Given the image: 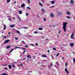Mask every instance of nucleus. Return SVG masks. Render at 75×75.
Masks as SVG:
<instances>
[{
  "label": "nucleus",
  "mask_w": 75,
  "mask_h": 75,
  "mask_svg": "<svg viewBox=\"0 0 75 75\" xmlns=\"http://www.w3.org/2000/svg\"><path fill=\"white\" fill-rule=\"evenodd\" d=\"M14 50V49H12L11 51L10 52V53H11L13 50Z\"/></svg>",
  "instance_id": "23"
},
{
  "label": "nucleus",
  "mask_w": 75,
  "mask_h": 75,
  "mask_svg": "<svg viewBox=\"0 0 75 75\" xmlns=\"http://www.w3.org/2000/svg\"><path fill=\"white\" fill-rule=\"evenodd\" d=\"M16 48H21V47H15Z\"/></svg>",
  "instance_id": "28"
},
{
  "label": "nucleus",
  "mask_w": 75,
  "mask_h": 75,
  "mask_svg": "<svg viewBox=\"0 0 75 75\" xmlns=\"http://www.w3.org/2000/svg\"><path fill=\"white\" fill-rule=\"evenodd\" d=\"M13 19L14 20H15V18H13Z\"/></svg>",
  "instance_id": "64"
},
{
  "label": "nucleus",
  "mask_w": 75,
  "mask_h": 75,
  "mask_svg": "<svg viewBox=\"0 0 75 75\" xmlns=\"http://www.w3.org/2000/svg\"><path fill=\"white\" fill-rule=\"evenodd\" d=\"M11 48V46L9 45L7 46L6 49H9V48Z\"/></svg>",
  "instance_id": "13"
},
{
  "label": "nucleus",
  "mask_w": 75,
  "mask_h": 75,
  "mask_svg": "<svg viewBox=\"0 0 75 75\" xmlns=\"http://www.w3.org/2000/svg\"><path fill=\"white\" fill-rule=\"evenodd\" d=\"M20 65L21 66V67H23V65H22V64H20Z\"/></svg>",
  "instance_id": "56"
},
{
  "label": "nucleus",
  "mask_w": 75,
  "mask_h": 75,
  "mask_svg": "<svg viewBox=\"0 0 75 75\" xmlns=\"http://www.w3.org/2000/svg\"><path fill=\"white\" fill-rule=\"evenodd\" d=\"M10 27L12 28L13 27H15V25H10Z\"/></svg>",
  "instance_id": "10"
},
{
  "label": "nucleus",
  "mask_w": 75,
  "mask_h": 75,
  "mask_svg": "<svg viewBox=\"0 0 75 75\" xmlns=\"http://www.w3.org/2000/svg\"><path fill=\"white\" fill-rule=\"evenodd\" d=\"M42 57H47V56L45 54H43L42 55Z\"/></svg>",
  "instance_id": "18"
},
{
  "label": "nucleus",
  "mask_w": 75,
  "mask_h": 75,
  "mask_svg": "<svg viewBox=\"0 0 75 75\" xmlns=\"http://www.w3.org/2000/svg\"><path fill=\"white\" fill-rule=\"evenodd\" d=\"M17 62H15L14 63V64H17Z\"/></svg>",
  "instance_id": "57"
},
{
  "label": "nucleus",
  "mask_w": 75,
  "mask_h": 75,
  "mask_svg": "<svg viewBox=\"0 0 75 75\" xmlns=\"http://www.w3.org/2000/svg\"><path fill=\"white\" fill-rule=\"evenodd\" d=\"M68 24V23L66 22L65 23H63V29L64 30V32H66V28L67 27V25Z\"/></svg>",
  "instance_id": "1"
},
{
  "label": "nucleus",
  "mask_w": 75,
  "mask_h": 75,
  "mask_svg": "<svg viewBox=\"0 0 75 75\" xmlns=\"http://www.w3.org/2000/svg\"><path fill=\"white\" fill-rule=\"evenodd\" d=\"M28 73H30V71H28Z\"/></svg>",
  "instance_id": "60"
},
{
  "label": "nucleus",
  "mask_w": 75,
  "mask_h": 75,
  "mask_svg": "<svg viewBox=\"0 0 75 75\" xmlns=\"http://www.w3.org/2000/svg\"><path fill=\"white\" fill-rule=\"evenodd\" d=\"M32 46H33V47H34V45L33 44H32Z\"/></svg>",
  "instance_id": "55"
},
{
  "label": "nucleus",
  "mask_w": 75,
  "mask_h": 75,
  "mask_svg": "<svg viewBox=\"0 0 75 75\" xmlns=\"http://www.w3.org/2000/svg\"><path fill=\"white\" fill-rule=\"evenodd\" d=\"M22 42H23V43H24V41H22Z\"/></svg>",
  "instance_id": "54"
},
{
  "label": "nucleus",
  "mask_w": 75,
  "mask_h": 75,
  "mask_svg": "<svg viewBox=\"0 0 75 75\" xmlns=\"http://www.w3.org/2000/svg\"><path fill=\"white\" fill-rule=\"evenodd\" d=\"M56 64H57L58 65V62H57L56 63Z\"/></svg>",
  "instance_id": "43"
},
{
  "label": "nucleus",
  "mask_w": 75,
  "mask_h": 75,
  "mask_svg": "<svg viewBox=\"0 0 75 75\" xmlns=\"http://www.w3.org/2000/svg\"><path fill=\"white\" fill-rule=\"evenodd\" d=\"M22 28H24L25 29H27L28 28L27 27H23Z\"/></svg>",
  "instance_id": "24"
},
{
  "label": "nucleus",
  "mask_w": 75,
  "mask_h": 75,
  "mask_svg": "<svg viewBox=\"0 0 75 75\" xmlns=\"http://www.w3.org/2000/svg\"><path fill=\"white\" fill-rule=\"evenodd\" d=\"M67 18H70V17L69 16H67Z\"/></svg>",
  "instance_id": "45"
},
{
  "label": "nucleus",
  "mask_w": 75,
  "mask_h": 75,
  "mask_svg": "<svg viewBox=\"0 0 75 75\" xmlns=\"http://www.w3.org/2000/svg\"><path fill=\"white\" fill-rule=\"evenodd\" d=\"M65 65H66V66H67V63H66Z\"/></svg>",
  "instance_id": "53"
},
{
  "label": "nucleus",
  "mask_w": 75,
  "mask_h": 75,
  "mask_svg": "<svg viewBox=\"0 0 75 75\" xmlns=\"http://www.w3.org/2000/svg\"><path fill=\"white\" fill-rule=\"evenodd\" d=\"M74 33L72 34L71 36V39H72L74 38Z\"/></svg>",
  "instance_id": "5"
},
{
  "label": "nucleus",
  "mask_w": 75,
  "mask_h": 75,
  "mask_svg": "<svg viewBox=\"0 0 75 75\" xmlns=\"http://www.w3.org/2000/svg\"><path fill=\"white\" fill-rule=\"evenodd\" d=\"M28 3H30V0H28Z\"/></svg>",
  "instance_id": "33"
},
{
  "label": "nucleus",
  "mask_w": 75,
  "mask_h": 75,
  "mask_svg": "<svg viewBox=\"0 0 75 75\" xmlns=\"http://www.w3.org/2000/svg\"><path fill=\"white\" fill-rule=\"evenodd\" d=\"M47 52H48V53H50V50H47Z\"/></svg>",
  "instance_id": "50"
},
{
  "label": "nucleus",
  "mask_w": 75,
  "mask_h": 75,
  "mask_svg": "<svg viewBox=\"0 0 75 75\" xmlns=\"http://www.w3.org/2000/svg\"><path fill=\"white\" fill-rule=\"evenodd\" d=\"M48 68H50V69H51V67H50V66H48Z\"/></svg>",
  "instance_id": "46"
},
{
  "label": "nucleus",
  "mask_w": 75,
  "mask_h": 75,
  "mask_svg": "<svg viewBox=\"0 0 75 75\" xmlns=\"http://www.w3.org/2000/svg\"><path fill=\"white\" fill-rule=\"evenodd\" d=\"M36 46H38V43H36Z\"/></svg>",
  "instance_id": "42"
},
{
  "label": "nucleus",
  "mask_w": 75,
  "mask_h": 75,
  "mask_svg": "<svg viewBox=\"0 0 75 75\" xmlns=\"http://www.w3.org/2000/svg\"><path fill=\"white\" fill-rule=\"evenodd\" d=\"M54 6H52V8H53V7H54Z\"/></svg>",
  "instance_id": "58"
},
{
  "label": "nucleus",
  "mask_w": 75,
  "mask_h": 75,
  "mask_svg": "<svg viewBox=\"0 0 75 75\" xmlns=\"http://www.w3.org/2000/svg\"><path fill=\"white\" fill-rule=\"evenodd\" d=\"M30 72H31V73H32V72H33V71H30Z\"/></svg>",
  "instance_id": "52"
},
{
  "label": "nucleus",
  "mask_w": 75,
  "mask_h": 75,
  "mask_svg": "<svg viewBox=\"0 0 75 75\" xmlns=\"http://www.w3.org/2000/svg\"><path fill=\"white\" fill-rule=\"evenodd\" d=\"M4 38H5V39H6V36H4Z\"/></svg>",
  "instance_id": "49"
},
{
  "label": "nucleus",
  "mask_w": 75,
  "mask_h": 75,
  "mask_svg": "<svg viewBox=\"0 0 75 75\" xmlns=\"http://www.w3.org/2000/svg\"><path fill=\"white\" fill-rule=\"evenodd\" d=\"M37 17H39V15H37Z\"/></svg>",
  "instance_id": "62"
},
{
  "label": "nucleus",
  "mask_w": 75,
  "mask_h": 75,
  "mask_svg": "<svg viewBox=\"0 0 75 75\" xmlns=\"http://www.w3.org/2000/svg\"><path fill=\"white\" fill-rule=\"evenodd\" d=\"M15 39L16 40H18V38H15Z\"/></svg>",
  "instance_id": "39"
},
{
  "label": "nucleus",
  "mask_w": 75,
  "mask_h": 75,
  "mask_svg": "<svg viewBox=\"0 0 75 75\" xmlns=\"http://www.w3.org/2000/svg\"><path fill=\"white\" fill-rule=\"evenodd\" d=\"M58 15L61 16L62 14V12L61 11H59L58 12Z\"/></svg>",
  "instance_id": "3"
},
{
  "label": "nucleus",
  "mask_w": 75,
  "mask_h": 75,
  "mask_svg": "<svg viewBox=\"0 0 75 75\" xmlns=\"http://www.w3.org/2000/svg\"><path fill=\"white\" fill-rule=\"evenodd\" d=\"M8 34H10V33H8Z\"/></svg>",
  "instance_id": "63"
},
{
  "label": "nucleus",
  "mask_w": 75,
  "mask_h": 75,
  "mask_svg": "<svg viewBox=\"0 0 75 75\" xmlns=\"http://www.w3.org/2000/svg\"><path fill=\"white\" fill-rule=\"evenodd\" d=\"M11 1V0H7V3H9Z\"/></svg>",
  "instance_id": "25"
},
{
  "label": "nucleus",
  "mask_w": 75,
  "mask_h": 75,
  "mask_svg": "<svg viewBox=\"0 0 75 75\" xmlns=\"http://www.w3.org/2000/svg\"><path fill=\"white\" fill-rule=\"evenodd\" d=\"M39 30H42V28H39Z\"/></svg>",
  "instance_id": "26"
},
{
  "label": "nucleus",
  "mask_w": 75,
  "mask_h": 75,
  "mask_svg": "<svg viewBox=\"0 0 75 75\" xmlns=\"http://www.w3.org/2000/svg\"><path fill=\"white\" fill-rule=\"evenodd\" d=\"M65 72H67V74H69V71H67V68H66L65 69Z\"/></svg>",
  "instance_id": "8"
},
{
  "label": "nucleus",
  "mask_w": 75,
  "mask_h": 75,
  "mask_svg": "<svg viewBox=\"0 0 75 75\" xmlns=\"http://www.w3.org/2000/svg\"><path fill=\"white\" fill-rule=\"evenodd\" d=\"M16 33H17L18 34H20V33L19 32V31L17 30H16Z\"/></svg>",
  "instance_id": "20"
},
{
  "label": "nucleus",
  "mask_w": 75,
  "mask_h": 75,
  "mask_svg": "<svg viewBox=\"0 0 75 75\" xmlns=\"http://www.w3.org/2000/svg\"><path fill=\"white\" fill-rule=\"evenodd\" d=\"M51 3L52 4H54V3H55V2H54V1H52L51 2Z\"/></svg>",
  "instance_id": "27"
},
{
  "label": "nucleus",
  "mask_w": 75,
  "mask_h": 75,
  "mask_svg": "<svg viewBox=\"0 0 75 75\" xmlns=\"http://www.w3.org/2000/svg\"><path fill=\"white\" fill-rule=\"evenodd\" d=\"M25 51H26V50L24 51L23 54H25Z\"/></svg>",
  "instance_id": "38"
},
{
  "label": "nucleus",
  "mask_w": 75,
  "mask_h": 75,
  "mask_svg": "<svg viewBox=\"0 0 75 75\" xmlns=\"http://www.w3.org/2000/svg\"><path fill=\"white\" fill-rule=\"evenodd\" d=\"M73 61L74 62H75V59H73Z\"/></svg>",
  "instance_id": "37"
},
{
  "label": "nucleus",
  "mask_w": 75,
  "mask_h": 75,
  "mask_svg": "<svg viewBox=\"0 0 75 75\" xmlns=\"http://www.w3.org/2000/svg\"><path fill=\"white\" fill-rule=\"evenodd\" d=\"M4 30H5L6 29V28H7V26H6V25H4Z\"/></svg>",
  "instance_id": "11"
},
{
  "label": "nucleus",
  "mask_w": 75,
  "mask_h": 75,
  "mask_svg": "<svg viewBox=\"0 0 75 75\" xmlns=\"http://www.w3.org/2000/svg\"><path fill=\"white\" fill-rule=\"evenodd\" d=\"M8 42H10V40H7L4 42V43H5V44H6Z\"/></svg>",
  "instance_id": "4"
},
{
  "label": "nucleus",
  "mask_w": 75,
  "mask_h": 75,
  "mask_svg": "<svg viewBox=\"0 0 75 75\" xmlns=\"http://www.w3.org/2000/svg\"><path fill=\"white\" fill-rule=\"evenodd\" d=\"M64 59V57H63L62 58V59Z\"/></svg>",
  "instance_id": "59"
},
{
  "label": "nucleus",
  "mask_w": 75,
  "mask_h": 75,
  "mask_svg": "<svg viewBox=\"0 0 75 75\" xmlns=\"http://www.w3.org/2000/svg\"><path fill=\"white\" fill-rule=\"evenodd\" d=\"M58 32L59 34L60 33H61V31L60 30Z\"/></svg>",
  "instance_id": "32"
},
{
  "label": "nucleus",
  "mask_w": 75,
  "mask_h": 75,
  "mask_svg": "<svg viewBox=\"0 0 75 75\" xmlns=\"http://www.w3.org/2000/svg\"><path fill=\"white\" fill-rule=\"evenodd\" d=\"M27 57H28V58H29V59L31 58V56H30V55H28L27 56Z\"/></svg>",
  "instance_id": "12"
},
{
  "label": "nucleus",
  "mask_w": 75,
  "mask_h": 75,
  "mask_svg": "<svg viewBox=\"0 0 75 75\" xmlns=\"http://www.w3.org/2000/svg\"><path fill=\"white\" fill-rule=\"evenodd\" d=\"M28 45H26L25 46V47L26 48H28Z\"/></svg>",
  "instance_id": "41"
},
{
  "label": "nucleus",
  "mask_w": 75,
  "mask_h": 75,
  "mask_svg": "<svg viewBox=\"0 0 75 75\" xmlns=\"http://www.w3.org/2000/svg\"><path fill=\"white\" fill-rule=\"evenodd\" d=\"M34 33H35V34H36V33H38V32L35 31V32H34Z\"/></svg>",
  "instance_id": "40"
},
{
  "label": "nucleus",
  "mask_w": 75,
  "mask_h": 75,
  "mask_svg": "<svg viewBox=\"0 0 75 75\" xmlns=\"http://www.w3.org/2000/svg\"><path fill=\"white\" fill-rule=\"evenodd\" d=\"M28 13L26 14V16H28Z\"/></svg>",
  "instance_id": "47"
},
{
  "label": "nucleus",
  "mask_w": 75,
  "mask_h": 75,
  "mask_svg": "<svg viewBox=\"0 0 75 75\" xmlns=\"http://www.w3.org/2000/svg\"><path fill=\"white\" fill-rule=\"evenodd\" d=\"M26 59V58H23L22 59L23 61H24V60H25V59Z\"/></svg>",
  "instance_id": "36"
},
{
  "label": "nucleus",
  "mask_w": 75,
  "mask_h": 75,
  "mask_svg": "<svg viewBox=\"0 0 75 75\" xmlns=\"http://www.w3.org/2000/svg\"><path fill=\"white\" fill-rule=\"evenodd\" d=\"M70 3L71 4H73L74 3V2L73 0H71L70 2Z\"/></svg>",
  "instance_id": "2"
},
{
  "label": "nucleus",
  "mask_w": 75,
  "mask_h": 75,
  "mask_svg": "<svg viewBox=\"0 0 75 75\" xmlns=\"http://www.w3.org/2000/svg\"><path fill=\"white\" fill-rule=\"evenodd\" d=\"M39 5H40V6H41V7L42 6H43L42 5V4L41 3H40V2H39Z\"/></svg>",
  "instance_id": "19"
},
{
  "label": "nucleus",
  "mask_w": 75,
  "mask_h": 75,
  "mask_svg": "<svg viewBox=\"0 0 75 75\" xmlns=\"http://www.w3.org/2000/svg\"><path fill=\"white\" fill-rule=\"evenodd\" d=\"M12 66L14 68H15V65H14L12 64Z\"/></svg>",
  "instance_id": "31"
},
{
  "label": "nucleus",
  "mask_w": 75,
  "mask_h": 75,
  "mask_svg": "<svg viewBox=\"0 0 75 75\" xmlns=\"http://www.w3.org/2000/svg\"><path fill=\"white\" fill-rule=\"evenodd\" d=\"M50 16L51 17H54V15H53V14H52V13H51Z\"/></svg>",
  "instance_id": "17"
},
{
  "label": "nucleus",
  "mask_w": 75,
  "mask_h": 75,
  "mask_svg": "<svg viewBox=\"0 0 75 75\" xmlns=\"http://www.w3.org/2000/svg\"><path fill=\"white\" fill-rule=\"evenodd\" d=\"M44 20L45 21H46V19H45V18H44Z\"/></svg>",
  "instance_id": "44"
},
{
  "label": "nucleus",
  "mask_w": 75,
  "mask_h": 75,
  "mask_svg": "<svg viewBox=\"0 0 75 75\" xmlns=\"http://www.w3.org/2000/svg\"><path fill=\"white\" fill-rule=\"evenodd\" d=\"M59 55V53H58L57 55H56V57H58V55Z\"/></svg>",
  "instance_id": "30"
},
{
  "label": "nucleus",
  "mask_w": 75,
  "mask_h": 75,
  "mask_svg": "<svg viewBox=\"0 0 75 75\" xmlns=\"http://www.w3.org/2000/svg\"><path fill=\"white\" fill-rule=\"evenodd\" d=\"M23 50H25V49L24 48H23Z\"/></svg>",
  "instance_id": "51"
},
{
  "label": "nucleus",
  "mask_w": 75,
  "mask_h": 75,
  "mask_svg": "<svg viewBox=\"0 0 75 75\" xmlns=\"http://www.w3.org/2000/svg\"><path fill=\"white\" fill-rule=\"evenodd\" d=\"M70 45L71 47H73V46H74V43H70Z\"/></svg>",
  "instance_id": "6"
},
{
  "label": "nucleus",
  "mask_w": 75,
  "mask_h": 75,
  "mask_svg": "<svg viewBox=\"0 0 75 75\" xmlns=\"http://www.w3.org/2000/svg\"><path fill=\"white\" fill-rule=\"evenodd\" d=\"M16 3V1H15L14 2V4H15V3Z\"/></svg>",
  "instance_id": "61"
},
{
  "label": "nucleus",
  "mask_w": 75,
  "mask_h": 75,
  "mask_svg": "<svg viewBox=\"0 0 75 75\" xmlns=\"http://www.w3.org/2000/svg\"><path fill=\"white\" fill-rule=\"evenodd\" d=\"M4 69H5V70H7V68L5 67V68H4Z\"/></svg>",
  "instance_id": "34"
},
{
  "label": "nucleus",
  "mask_w": 75,
  "mask_h": 75,
  "mask_svg": "<svg viewBox=\"0 0 75 75\" xmlns=\"http://www.w3.org/2000/svg\"><path fill=\"white\" fill-rule=\"evenodd\" d=\"M67 14H68V15H70L71 14V13H70L69 11L67 12Z\"/></svg>",
  "instance_id": "21"
},
{
  "label": "nucleus",
  "mask_w": 75,
  "mask_h": 75,
  "mask_svg": "<svg viewBox=\"0 0 75 75\" xmlns=\"http://www.w3.org/2000/svg\"><path fill=\"white\" fill-rule=\"evenodd\" d=\"M41 11H42V12H45V10L44 9V8H42L41 9Z\"/></svg>",
  "instance_id": "9"
},
{
  "label": "nucleus",
  "mask_w": 75,
  "mask_h": 75,
  "mask_svg": "<svg viewBox=\"0 0 75 75\" xmlns=\"http://www.w3.org/2000/svg\"><path fill=\"white\" fill-rule=\"evenodd\" d=\"M18 12L19 14H22V13H23V12L21 11H19Z\"/></svg>",
  "instance_id": "15"
},
{
  "label": "nucleus",
  "mask_w": 75,
  "mask_h": 75,
  "mask_svg": "<svg viewBox=\"0 0 75 75\" xmlns=\"http://www.w3.org/2000/svg\"><path fill=\"white\" fill-rule=\"evenodd\" d=\"M24 6H25V4H23L21 6V7H24Z\"/></svg>",
  "instance_id": "14"
},
{
  "label": "nucleus",
  "mask_w": 75,
  "mask_h": 75,
  "mask_svg": "<svg viewBox=\"0 0 75 75\" xmlns=\"http://www.w3.org/2000/svg\"><path fill=\"white\" fill-rule=\"evenodd\" d=\"M26 8L27 9H28V8L29 9V10H31V8L29 7H27Z\"/></svg>",
  "instance_id": "22"
},
{
  "label": "nucleus",
  "mask_w": 75,
  "mask_h": 75,
  "mask_svg": "<svg viewBox=\"0 0 75 75\" xmlns=\"http://www.w3.org/2000/svg\"><path fill=\"white\" fill-rule=\"evenodd\" d=\"M8 67L10 69H11L12 68V67L11 66V65H8Z\"/></svg>",
  "instance_id": "7"
},
{
  "label": "nucleus",
  "mask_w": 75,
  "mask_h": 75,
  "mask_svg": "<svg viewBox=\"0 0 75 75\" xmlns=\"http://www.w3.org/2000/svg\"><path fill=\"white\" fill-rule=\"evenodd\" d=\"M18 18L19 19V21H21V19H20V18L19 16H18Z\"/></svg>",
  "instance_id": "29"
},
{
  "label": "nucleus",
  "mask_w": 75,
  "mask_h": 75,
  "mask_svg": "<svg viewBox=\"0 0 75 75\" xmlns=\"http://www.w3.org/2000/svg\"><path fill=\"white\" fill-rule=\"evenodd\" d=\"M0 75H8V74H7L6 73H4L2 74H0Z\"/></svg>",
  "instance_id": "16"
},
{
  "label": "nucleus",
  "mask_w": 75,
  "mask_h": 75,
  "mask_svg": "<svg viewBox=\"0 0 75 75\" xmlns=\"http://www.w3.org/2000/svg\"><path fill=\"white\" fill-rule=\"evenodd\" d=\"M52 63H51L50 67H52Z\"/></svg>",
  "instance_id": "48"
},
{
  "label": "nucleus",
  "mask_w": 75,
  "mask_h": 75,
  "mask_svg": "<svg viewBox=\"0 0 75 75\" xmlns=\"http://www.w3.org/2000/svg\"><path fill=\"white\" fill-rule=\"evenodd\" d=\"M53 50H54V51H56V48H53Z\"/></svg>",
  "instance_id": "35"
}]
</instances>
